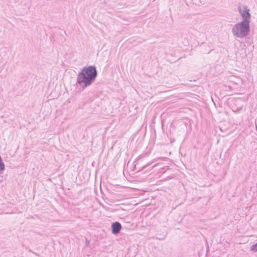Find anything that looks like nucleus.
<instances>
[{"label": "nucleus", "instance_id": "obj_1", "mask_svg": "<svg viewBox=\"0 0 257 257\" xmlns=\"http://www.w3.org/2000/svg\"><path fill=\"white\" fill-rule=\"evenodd\" d=\"M97 76V72L94 66H85L77 74L76 83L85 89L94 82Z\"/></svg>", "mask_w": 257, "mask_h": 257}, {"label": "nucleus", "instance_id": "obj_2", "mask_svg": "<svg viewBox=\"0 0 257 257\" xmlns=\"http://www.w3.org/2000/svg\"><path fill=\"white\" fill-rule=\"evenodd\" d=\"M250 26L249 24L240 22L234 25L232 29L234 36L239 38H244L249 34Z\"/></svg>", "mask_w": 257, "mask_h": 257}, {"label": "nucleus", "instance_id": "obj_3", "mask_svg": "<svg viewBox=\"0 0 257 257\" xmlns=\"http://www.w3.org/2000/svg\"><path fill=\"white\" fill-rule=\"evenodd\" d=\"M238 9V12L243 19L242 22L249 24L251 16L249 12V10L246 6H244L242 8L239 7Z\"/></svg>", "mask_w": 257, "mask_h": 257}, {"label": "nucleus", "instance_id": "obj_4", "mask_svg": "<svg viewBox=\"0 0 257 257\" xmlns=\"http://www.w3.org/2000/svg\"><path fill=\"white\" fill-rule=\"evenodd\" d=\"M121 224L117 221L114 222L111 224L112 233L114 234L119 233L121 229Z\"/></svg>", "mask_w": 257, "mask_h": 257}, {"label": "nucleus", "instance_id": "obj_5", "mask_svg": "<svg viewBox=\"0 0 257 257\" xmlns=\"http://www.w3.org/2000/svg\"><path fill=\"white\" fill-rule=\"evenodd\" d=\"M250 250L253 251L254 252L257 251V242L251 246Z\"/></svg>", "mask_w": 257, "mask_h": 257}, {"label": "nucleus", "instance_id": "obj_6", "mask_svg": "<svg viewBox=\"0 0 257 257\" xmlns=\"http://www.w3.org/2000/svg\"><path fill=\"white\" fill-rule=\"evenodd\" d=\"M159 159V158H157V159H154L151 162H150V163L148 164L147 165H145L144 168H147V167H148L150 165H151V164H152L153 163L157 161Z\"/></svg>", "mask_w": 257, "mask_h": 257}, {"label": "nucleus", "instance_id": "obj_7", "mask_svg": "<svg viewBox=\"0 0 257 257\" xmlns=\"http://www.w3.org/2000/svg\"><path fill=\"white\" fill-rule=\"evenodd\" d=\"M145 156H146V154H145V155H144V154H143V155H141L137 157V158L136 160H137V161H139V160H141V159H142V158H143L145 157Z\"/></svg>", "mask_w": 257, "mask_h": 257}, {"label": "nucleus", "instance_id": "obj_8", "mask_svg": "<svg viewBox=\"0 0 257 257\" xmlns=\"http://www.w3.org/2000/svg\"><path fill=\"white\" fill-rule=\"evenodd\" d=\"M156 166H157V164L154 165V167Z\"/></svg>", "mask_w": 257, "mask_h": 257}]
</instances>
